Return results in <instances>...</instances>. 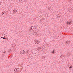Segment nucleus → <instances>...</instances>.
<instances>
[{
	"instance_id": "obj_1",
	"label": "nucleus",
	"mask_w": 73,
	"mask_h": 73,
	"mask_svg": "<svg viewBox=\"0 0 73 73\" xmlns=\"http://www.w3.org/2000/svg\"><path fill=\"white\" fill-rule=\"evenodd\" d=\"M13 12L14 13H16V12H17V10L14 9L13 11Z\"/></svg>"
},
{
	"instance_id": "obj_2",
	"label": "nucleus",
	"mask_w": 73,
	"mask_h": 73,
	"mask_svg": "<svg viewBox=\"0 0 73 73\" xmlns=\"http://www.w3.org/2000/svg\"><path fill=\"white\" fill-rule=\"evenodd\" d=\"M14 72H15L17 73L18 72H19V70H17V69L15 68L14 70Z\"/></svg>"
},
{
	"instance_id": "obj_3",
	"label": "nucleus",
	"mask_w": 73,
	"mask_h": 73,
	"mask_svg": "<svg viewBox=\"0 0 73 73\" xmlns=\"http://www.w3.org/2000/svg\"><path fill=\"white\" fill-rule=\"evenodd\" d=\"M71 23V21H70V22H68L66 23V24H69V25H70V24H72Z\"/></svg>"
},
{
	"instance_id": "obj_4",
	"label": "nucleus",
	"mask_w": 73,
	"mask_h": 73,
	"mask_svg": "<svg viewBox=\"0 0 73 73\" xmlns=\"http://www.w3.org/2000/svg\"><path fill=\"white\" fill-rule=\"evenodd\" d=\"M23 51H24V50H21V51L20 52L21 54H24V52H23Z\"/></svg>"
},
{
	"instance_id": "obj_5",
	"label": "nucleus",
	"mask_w": 73,
	"mask_h": 73,
	"mask_svg": "<svg viewBox=\"0 0 73 73\" xmlns=\"http://www.w3.org/2000/svg\"><path fill=\"white\" fill-rule=\"evenodd\" d=\"M38 51L41 50V47H38Z\"/></svg>"
},
{
	"instance_id": "obj_6",
	"label": "nucleus",
	"mask_w": 73,
	"mask_h": 73,
	"mask_svg": "<svg viewBox=\"0 0 73 73\" xmlns=\"http://www.w3.org/2000/svg\"><path fill=\"white\" fill-rule=\"evenodd\" d=\"M35 44H38V43H39V41H38V40H36L35 42Z\"/></svg>"
},
{
	"instance_id": "obj_7",
	"label": "nucleus",
	"mask_w": 73,
	"mask_h": 73,
	"mask_svg": "<svg viewBox=\"0 0 73 73\" xmlns=\"http://www.w3.org/2000/svg\"><path fill=\"white\" fill-rule=\"evenodd\" d=\"M45 57V56H43L42 57V59H44Z\"/></svg>"
},
{
	"instance_id": "obj_8",
	"label": "nucleus",
	"mask_w": 73,
	"mask_h": 73,
	"mask_svg": "<svg viewBox=\"0 0 73 73\" xmlns=\"http://www.w3.org/2000/svg\"><path fill=\"white\" fill-rule=\"evenodd\" d=\"M5 51H4L3 52H2V54H3V55H4L5 54Z\"/></svg>"
},
{
	"instance_id": "obj_9",
	"label": "nucleus",
	"mask_w": 73,
	"mask_h": 73,
	"mask_svg": "<svg viewBox=\"0 0 73 73\" xmlns=\"http://www.w3.org/2000/svg\"><path fill=\"white\" fill-rule=\"evenodd\" d=\"M54 49L53 50V51H52V52H51L52 53H54Z\"/></svg>"
},
{
	"instance_id": "obj_10",
	"label": "nucleus",
	"mask_w": 73,
	"mask_h": 73,
	"mask_svg": "<svg viewBox=\"0 0 73 73\" xmlns=\"http://www.w3.org/2000/svg\"><path fill=\"white\" fill-rule=\"evenodd\" d=\"M19 1L20 3H21V2H23V0H19Z\"/></svg>"
},
{
	"instance_id": "obj_11",
	"label": "nucleus",
	"mask_w": 73,
	"mask_h": 73,
	"mask_svg": "<svg viewBox=\"0 0 73 73\" xmlns=\"http://www.w3.org/2000/svg\"><path fill=\"white\" fill-rule=\"evenodd\" d=\"M66 43H67V44H69V42L67 41L66 42Z\"/></svg>"
},
{
	"instance_id": "obj_12",
	"label": "nucleus",
	"mask_w": 73,
	"mask_h": 73,
	"mask_svg": "<svg viewBox=\"0 0 73 73\" xmlns=\"http://www.w3.org/2000/svg\"><path fill=\"white\" fill-rule=\"evenodd\" d=\"M71 68H72V66L69 67V69H71Z\"/></svg>"
},
{
	"instance_id": "obj_13",
	"label": "nucleus",
	"mask_w": 73,
	"mask_h": 73,
	"mask_svg": "<svg viewBox=\"0 0 73 73\" xmlns=\"http://www.w3.org/2000/svg\"><path fill=\"white\" fill-rule=\"evenodd\" d=\"M48 8H49L48 9H50L51 8V7H50V6H49Z\"/></svg>"
},
{
	"instance_id": "obj_14",
	"label": "nucleus",
	"mask_w": 73,
	"mask_h": 73,
	"mask_svg": "<svg viewBox=\"0 0 73 73\" xmlns=\"http://www.w3.org/2000/svg\"><path fill=\"white\" fill-rule=\"evenodd\" d=\"M33 27V26H31L30 28V30H31V29H32V27Z\"/></svg>"
},
{
	"instance_id": "obj_15",
	"label": "nucleus",
	"mask_w": 73,
	"mask_h": 73,
	"mask_svg": "<svg viewBox=\"0 0 73 73\" xmlns=\"http://www.w3.org/2000/svg\"><path fill=\"white\" fill-rule=\"evenodd\" d=\"M66 25H67V27H68V25H69V23L68 24H66Z\"/></svg>"
},
{
	"instance_id": "obj_16",
	"label": "nucleus",
	"mask_w": 73,
	"mask_h": 73,
	"mask_svg": "<svg viewBox=\"0 0 73 73\" xmlns=\"http://www.w3.org/2000/svg\"><path fill=\"white\" fill-rule=\"evenodd\" d=\"M29 51V50H27V53H28V51Z\"/></svg>"
},
{
	"instance_id": "obj_17",
	"label": "nucleus",
	"mask_w": 73,
	"mask_h": 73,
	"mask_svg": "<svg viewBox=\"0 0 73 73\" xmlns=\"http://www.w3.org/2000/svg\"><path fill=\"white\" fill-rule=\"evenodd\" d=\"M5 37H4L3 38V39H5Z\"/></svg>"
},
{
	"instance_id": "obj_18",
	"label": "nucleus",
	"mask_w": 73,
	"mask_h": 73,
	"mask_svg": "<svg viewBox=\"0 0 73 73\" xmlns=\"http://www.w3.org/2000/svg\"><path fill=\"white\" fill-rule=\"evenodd\" d=\"M0 5H1V2H0Z\"/></svg>"
},
{
	"instance_id": "obj_19",
	"label": "nucleus",
	"mask_w": 73,
	"mask_h": 73,
	"mask_svg": "<svg viewBox=\"0 0 73 73\" xmlns=\"http://www.w3.org/2000/svg\"><path fill=\"white\" fill-rule=\"evenodd\" d=\"M4 13H3V14L2 15H4Z\"/></svg>"
},
{
	"instance_id": "obj_20",
	"label": "nucleus",
	"mask_w": 73,
	"mask_h": 73,
	"mask_svg": "<svg viewBox=\"0 0 73 73\" xmlns=\"http://www.w3.org/2000/svg\"><path fill=\"white\" fill-rule=\"evenodd\" d=\"M3 38V37H1V38Z\"/></svg>"
},
{
	"instance_id": "obj_21",
	"label": "nucleus",
	"mask_w": 73,
	"mask_h": 73,
	"mask_svg": "<svg viewBox=\"0 0 73 73\" xmlns=\"http://www.w3.org/2000/svg\"><path fill=\"white\" fill-rule=\"evenodd\" d=\"M2 13H3V12Z\"/></svg>"
},
{
	"instance_id": "obj_22",
	"label": "nucleus",
	"mask_w": 73,
	"mask_h": 73,
	"mask_svg": "<svg viewBox=\"0 0 73 73\" xmlns=\"http://www.w3.org/2000/svg\"><path fill=\"white\" fill-rule=\"evenodd\" d=\"M5 13V11H4V13Z\"/></svg>"
},
{
	"instance_id": "obj_23",
	"label": "nucleus",
	"mask_w": 73,
	"mask_h": 73,
	"mask_svg": "<svg viewBox=\"0 0 73 73\" xmlns=\"http://www.w3.org/2000/svg\"><path fill=\"white\" fill-rule=\"evenodd\" d=\"M5 37V36L4 37Z\"/></svg>"
}]
</instances>
